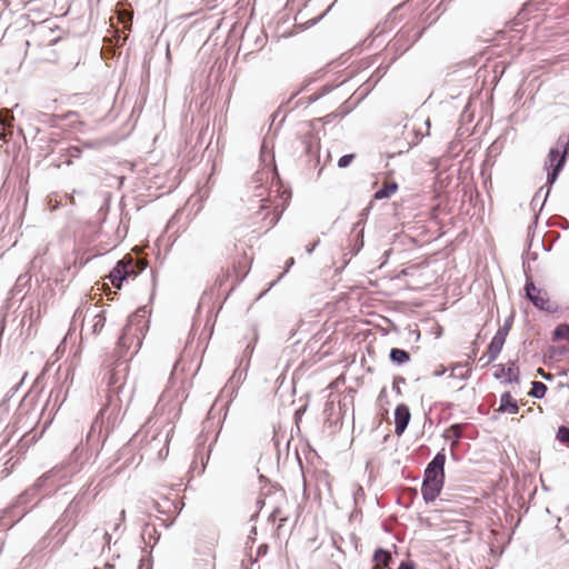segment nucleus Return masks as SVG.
I'll return each instance as SVG.
<instances>
[{"label": "nucleus", "mask_w": 569, "mask_h": 569, "mask_svg": "<svg viewBox=\"0 0 569 569\" xmlns=\"http://www.w3.org/2000/svg\"><path fill=\"white\" fill-rule=\"evenodd\" d=\"M104 569H114V566L111 563H106Z\"/></svg>", "instance_id": "nucleus-48"}, {"label": "nucleus", "mask_w": 569, "mask_h": 569, "mask_svg": "<svg viewBox=\"0 0 569 569\" xmlns=\"http://www.w3.org/2000/svg\"><path fill=\"white\" fill-rule=\"evenodd\" d=\"M397 383H406V379L402 378V377H398V378L395 379L393 390H396L398 393H400V388L397 387Z\"/></svg>", "instance_id": "nucleus-36"}, {"label": "nucleus", "mask_w": 569, "mask_h": 569, "mask_svg": "<svg viewBox=\"0 0 569 569\" xmlns=\"http://www.w3.org/2000/svg\"><path fill=\"white\" fill-rule=\"evenodd\" d=\"M9 121H13L12 112L8 109H1L0 110V131L3 130L4 126H7V123Z\"/></svg>", "instance_id": "nucleus-22"}, {"label": "nucleus", "mask_w": 569, "mask_h": 569, "mask_svg": "<svg viewBox=\"0 0 569 569\" xmlns=\"http://www.w3.org/2000/svg\"><path fill=\"white\" fill-rule=\"evenodd\" d=\"M389 359L391 362L400 366L410 360V355L403 349L392 348L389 352Z\"/></svg>", "instance_id": "nucleus-14"}, {"label": "nucleus", "mask_w": 569, "mask_h": 569, "mask_svg": "<svg viewBox=\"0 0 569 569\" xmlns=\"http://www.w3.org/2000/svg\"><path fill=\"white\" fill-rule=\"evenodd\" d=\"M553 340H567L569 341V325H558L552 331Z\"/></svg>", "instance_id": "nucleus-18"}, {"label": "nucleus", "mask_w": 569, "mask_h": 569, "mask_svg": "<svg viewBox=\"0 0 569 569\" xmlns=\"http://www.w3.org/2000/svg\"><path fill=\"white\" fill-rule=\"evenodd\" d=\"M397 569H415V565L411 561H401Z\"/></svg>", "instance_id": "nucleus-33"}, {"label": "nucleus", "mask_w": 569, "mask_h": 569, "mask_svg": "<svg viewBox=\"0 0 569 569\" xmlns=\"http://www.w3.org/2000/svg\"><path fill=\"white\" fill-rule=\"evenodd\" d=\"M86 491L78 493L68 505L59 520L56 522L53 529L61 526L60 530L71 523V528L76 526V518L81 512L83 505H88Z\"/></svg>", "instance_id": "nucleus-4"}, {"label": "nucleus", "mask_w": 569, "mask_h": 569, "mask_svg": "<svg viewBox=\"0 0 569 569\" xmlns=\"http://www.w3.org/2000/svg\"><path fill=\"white\" fill-rule=\"evenodd\" d=\"M104 323H106L104 311L101 310L100 312L94 313L92 317V325H91L92 333L99 335L101 332L102 328L104 327Z\"/></svg>", "instance_id": "nucleus-16"}, {"label": "nucleus", "mask_w": 569, "mask_h": 569, "mask_svg": "<svg viewBox=\"0 0 569 569\" xmlns=\"http://www.w3.org/2000/svg\"><path fill=\"white\" fill-rule=\"evenodd\" d=\"M286 272H287L286 270H284V271H282V272H281V274H279L278 280H279L280 278H282V276H284V274H286Z\"/></svg>", "instance_id": "nucleus-56"}, {"label": "nucleus", "mask_w": 569, "mask_h": 569, "mask_svg": "<svg viewBox=\"0 0 569 569\" xmlns=\"http://www.w3.org/2000/svg\"><path fill=\"white\" fill-rule=\"evenodd\" d=\"M66 469V467H54L53 469H51L50 471H48L47 473L42 475L37 481L36 483L32 486V488L28 489L24 495L26 496H30V495H34L36 492H38L40 489H42L44 486H46V482L56 477V476H59L60 472H62L63 470Z\"/></svg>", "instance_id": "nucleus-8"}, {"label": "nucleus", "mask_w": 569, "mask_h": 569, "mask_svg": "<svg viewBox=\"0 0 569 569\" xmlns=\"http://www.w3.org/2000/svg\"><path fill=\"white\" fill-rule=\"evenodd\" d=\"M287 520H288V518H287V517H280V518H279L278 529H280V528L284 525V522H286Z\"/></svg>", "instance_id": "nucleus-43"}, {"label": "nucleus", "mask_w": 569, "mask_h": 569, "mask_svg": "<svg viewBox=\"0 0 569 569\" xmlns=\"http://www.w3.org/2000/svg\"><path fill=\"white\" fill-rule=\"evenodd\" d=\"M385 568H386V567L375 565V567H373L372 569H385Z\"/></svg>", "instance_id": "nucleus-51"}, {"label": "nucleus", "mask_w": 569, "mask_h": 569, "mask_svg": "<svg viewBox=\"0 0 569 569\" xmlns=\"http://www.w3.org/2000/svg\"><path fill=\"white\" fill-rule=\"evenodd\" d=\"M326 92H328V88L323 87L322 88V92L320 94H312V96L309 97V102L312 103V102L317 101Z\"/></svg>", "instance_id": "nucleus-32"}, {"label": "nucleus", "mask_w": 569, "mask_h": 569, "mask_svg": "<svg viewBox=\"0 0 569 569\" xmlns=\"http://www.w3.org/2000/svg\"><path fill=\"white\" fill-rule=\"evenodd\" d=\"M286 272H287L286 270H284V271H282V272H281V274H279L278 280H279L280 278H282V276H284V274H286Z\"/></svg>", "instance_id": "nucleus-57"}, {"label": "nucleus", "mask_w": 569, "mask_h": 569, "mask_svg": "<svg viewBox=\"0 0 569 569\" xmlns=\"http://www.w3.org/2000/svg\"><path fill=\"white\" fill-rule=\"evenodd\" d=\"M398 190V183L395 181L383 184L379 190L376 191L373 198L376 200L388 199Z\"/></svg>", "instance_id": "nucleus-12"}, {"label": "nucleus", "mask_w": 569, "mask_h": 569, "mask_svg": "<svg viewBox=\"0 0 569 569\" xmlns=\"http://www.w3.org/2000/svg\"><path fill=\"white\" fill-rule=\"evenodd\" d=\"M479 361L486 362V359H483V358L481 357V358H479Z\"/></svg>", "instance_id": "nucleus-60"}, {"label": "nucleus", "mask_w": 569, "mask_h": 569, "mask_svg": "<svg viewBox=\"0 0 569 569\" xmlns=\"http://www.w3.org/2000/svg\"><path fill=\"white\" fill-rule=\"evenodd\" d=\"M467 365H462L460 362L456 363L452 366L451 368V373H450V377H453L456 375L457 371H460V369H462L463 367H466Z\"/></svg>", "instance_id": "nucleus-35"}, {"label": "nucleus", "mask_w": 569, "mask_h": 569, "mask_svg": "<svg viewBox=\"0 0 569 569\" xmlns=\"http://www.w3.org/2000/svg\"><path fill=\"white\" fill-rule=\"evenodd\" d=\"M512 321H513L512 317H509L508 319H506L503 325L499 327V329L497 330V332L495 335L500 336L506 339L511 329Z\"/></svg>", "instance_id": "nucleus-21"}, {"label": "nucleus", "mask_w": 569, "mask_h": 569, "mask_svg": "<svg viewBox=\"0 0 569 569\" xmlns=\"http://www.w3.org/2000/svg\"><path fill=\"white\" fill-rule=\"evenodd\" d=\"M527 299L539 310L550 311L549 298L546 291L538 289L530 278H527L525 284Z\"/></svg>", "instance_id": "nucleus-5"}, {"label": "nucleus", "mask_w": 569, "mask_h": 569, "mask_svg": "<svg viewBox=\"0 0 569 569\" xmlns=\"http://www.w3.org/2000/svg\"><path fill=\"white\" fill-rule=\"evenodd\" d=\"M323 17V14H321L318 19H316V22H319V20Z\"/></svg>", "instance_id": "nucleus-58"}, {"label": "nucleus", "mask_w": 569, "mask_h": 569, "mask_svg": "<svg viewBox=\"0 0 569 569\" xmlns=\"http://www.w3.org/2000/svg\"><path fill=\"white\" fill-rule=\"evenodd\" d=\"M335 6V2L328 7V9L322 13L323 16L331 10V8Z\"/></svg>", "instance_id": "nucleus-50"}, {"label": "nucleus", "mask_w": 569, "mask_h": 569, "mask_svg": "<svg viewBox=\"0 0 569 569\" xmlns=\"http://www.w3.org/2000/svg\"><path fill=\"white\" fill-rule=\"evenodd\" d=\"M556 439L569 448V428L560 426L557 430Z\"/></svg>", "instance_id": "nucleus-19"}, {"label": "nucleus", "mask_w": 569, "mask_h": 569, "mask_svg": "<svg viewBox=\"0 0 569 569\" xmlns=\"http://www.w3.org/2000/svg\"><path fill=\"white\" fill-rule=\"evenodd\" d=\"M250 533L257 535V528H256V527H253V528L251 529Z\"/></svg>", "instance_id": "nucleus-52"}, {"label": "nucleus", "mask_w": 569, "mask_h": 569, "mask_svg": "<svg viewBox=\"0 0 569 569\" xmlns=\"http://www.w3.org/2000/svg\"><path fill=\"white\" fill-rule=\"evenodd\" d=\"M80 153H81V151H80V149L78 147H71L69 149V156L70 157L78 158V157H80Z\"/></svg>", "instance_id": "nucleus-34"}, {"label": "nucleus", "mask_w": 569, "mask_h": 569, "mask_svg": "<svg viewBox=\"0 0 569 569\" xmlns=\"http://www.w3.org/2000/svg\"><path fill=\"white\" fill-rule=\"evenodd\" d=\"M411 413L409 407L405 403H399L395 409V433L401 436L407 429Z\"/></svg>", "instance_id": "nucleus-6"}, {"label": "nucleus", "mask_w": 569, "mask_h": 569, "mask_svg": "<svg viewBox=\"0 0 569 569\" xmlns=\"http://www.w3.org/2000/svg\"><path fill=\"white\" fill-rule=\"evenodd\" d=\"M459 376H460L461 379L466 380L470 376V370H467L465 373H459Z\"/></svg>", "instance_id": "nucleus-44"}, {"label": "nucleus", "mask_w": 569, "mask_h": 569, "mask_svg": "<svg viewBox=\"0 0 569 569\" xmlns=\"http://www.w3.org/2000/svg\"><path fill=\"white\" fill-rule=\"evenodd\" d=\"M543 188H540L536 194L533 196L532 200H531V204L532 207L535 208L538 203V201H540V197H541V192H542Z\"/></svg>", "instance_id": "nucleus-31"}, {"label": "nucleus", "mask_w": 569, "mask_h": 569, "mask_svg": "<svg viewBox=\"0 0 569 569\" xmlns=\"http://www.w3.org/2000/svg\"><path fill=\"white\" fill-rule=\"evenodd\" d=\"M445 463L446 455L441 450L435 455L425 469L421 496L426 502L435 501L445 485Z\"/></svg>", "instance_id": "nucleus-1"}, {"label": "nucleus", "mask_w": 569, "mask_h": 569, "mask_svg": "<svg viewBox=\"0 0 569 569\" xmlns=\"http://www.w3.org/2000/svg\"><path fill=\"white\" fill-rule=\"evenodd\" d=\"M369 210H370V208L367 207V208H365V209H362L360 211V213H359V221L355 224V229H357L361 224L362 220L367 219Z\"/></svg>", "instance_id": "nucleus-28"}, {"label": "nucleus", "mask_w": 569, "mask_h": 569, "mask_svg": "<svg viewBox=\"0 0 569 569\" xmlns=\"http://www.w3.org/2000/svg\"><path fill=\"white\" fill-rule=\"evenodd\" d=\"M479 361L486 362V359H483V358L481 357V358H479Z\"/></svg>", "instance_id": "nucleus-61"}, {"label": "nucleus", "mask_w": 569, "mask_h": 569, "mask_svg": "<svg viewBox=\"0 0 569 569\" xmlns=\"http://www.w3.org/2000/svg\"><path fill=\"white\" fill-rule=\"evenodd\" d=\"M124 519H126V511H124V510H122V511L120 512V520H121V521H123Z\"/></svg>", "instance_id": "nucleus-46"}, {"label": "nucleus", "mask_w": 569, "mask_h": 569, "mask_svg": "<svg viewBox=\"0 0 569 569\" xmlns=\"http://www.w3.org/2000/svg\"><path fill=\"white\" fill-rule=\"evenodd\" d=\"M69 468L70 469L66 473L60 476V479H64V478H67L69 476H72L73 473H76L78 471L77 467H69Z\"/></svg>", "instance_id": "nucleus-38"}, {"label": "nucleus", "mask_w": 569, "mask_h": 569, "mask_svg": "<svg viewBox=\"0 0 569 569\" xmlns=\"http://www.w3.org/2000/svg\"><path fill=\"white\" fill-rule=\"evenodd\" d=\"M355 158H356L355 153H348V154L340 157L338 160V167L341 169L349 167Z\"/></svg>", "instance_id": "nucleus-24"}, {"label": "nucleus", "mask_w": 569, "mask_h": 569, "mask_svg": "<svg viewBox=\"0 0 569 569\" xmlns=\"http://www.w3.org/2000/svg\"><path fill=\"white\" fill-rule=\"evenodd\" d=\"M20 387V383L16 385L14 387L11 388V391L12 392H16Z\"/></svg>", "instance_id": "nucleus-49"}, {"label": "nucleus", "mask_w": 569, "mask_h": 569, "mask_svg": "<svg viewBox=\"0 0 569 569\" xmlns=\"http://www.w3.org/2000/svg\"><path fill=\"white\" fill-rule=\"evenodd\" d=\"M295 264V259L291 257L287 260V268L286 271H288L292 266Z\"/></svg>", "instance_id": "nucleus-42"}, {"label": "nucleus", "mask_w": 569, "mask_h": 569, "mask_svg": "<svg viewBox=\"0 0 569 569\" xmlns=\"http://www.w3.org/2000/svg\"><path fill=\"white\" fill-rule=\"evenodd\" d=\"M248 540L254 541L253 533H250V536L248 537Z\"/></svg>", "instance_id": "nucleus-53"}, {"label": "nucleus", "mask_w": 569, "mask_h": 569, "mask_svg": "<svg viewBox=\"0 0 569 569\" xmlns=\"http://www.w3.org/2000/svg\"><path fill=\"white\" fill-rule=\"evenodd\" d=\"M426 124H427V126H428V128H429V127H430V121H429V120H427V121H426Z\"/></svg>", "instance_id": "nucleus-59"}, {"label": "nucleus", "mask_w": 569, "mask_h": 569, "mask_svg": "<svg viewBox=\"0 0 569 569\" xmlns=\"http://www.w3.org/2000/svg\"><path fill=\"white\" fill-rule=\"evenodd\" d=\"M547 390H548V387L546 383H543L541 381H532L531 390L529 391V396H531L536 399H542L546 396Z\"/></svg>", "instance_id": "nucleus-17"}, {"label": "nucleus", "mask_w": 569, "mask_h": 569, "mask_svg": "<svg viewBox=\"0 0 569 569\" xmlns=\"http://www.w3.org/2000/svg\"><path fill=\"white\" fill-rule=\"evenodd\" d=\"M141 538L146 545L152 548L158 542L160 533L158 532L154 525L146 523L141 530Z\"/></svg>", "instance_id": "nucleus-10"}, {"label": "nucleus", "mask_w": 569, "mask_h": 569, "mask_svg": "<svg viewBox=\"0 0 569 569\" xmlns=\"http://www.w3.org/2000/svg\"><path fill=\"white\" fill-rule=\"evenodd\" d=\"M12 132H13V124H12V121H9L7 123V126H4L3 130L0 131V141H3L4 143H7L11 139Z\"/></svg>", "instance_id": "nucleus-23"}, {"label": "nucleus", "mask_w": 569, "mask_h": 569, "mask_svg": "<svg viewBox=\"0 0 569 569\" xmlns=\"http://www.w3.org/2000/svg\"><path fill=\"white\" fill-rule=\"evenodd\" d=\"M411 134L415 136V138L408 142V148H412L413 146L418 144L419 140H420V133L418 131H416V129H412L411 130Z\"/></svg>", "instance_id": "nucleus-29"}, {"label": "nucleus", "mask_w": 569, "mask_h": 569, "mask_svg": "<svg viewBox=\"0 0 569 569\" xmlns=\"http://www.w3.org/2000/svg\"><path fill=\"white\" fill-rule=\"evenodd\" d=\"M446 370H447V369L441 365V366H439V368H438V369H436V370L433 371L432 376H433V377H441V376H443V375H445Z\"/></svg>", "instance_id": "nucleus-37"}, {"label": "nucleus", "mask_w": 569, "mask_h": 569, "mask_svg": "<svg viewBox=\"0 0 569 569\" xmlns=\"http://www.w3.org/2000/svg\"><path fill=\"white\" fill-rule=\"evenodd\" d=\"M78 319H82V320L84 319V317L82 316V310H81V308H78V309L74 311V313H73V318H72V320H73V321H76V320H78Z\"/></svg>", "instance_id": "nucleus-39"}, {"label": "nucleus", "mask_w": 569, "mask_h": 569, "mask_svg": "<svg viewBox=\"0 0 569 569\" xmlns=\"http://www.w3.org/2000/svg\"><path fill=\"white\" fill-rule=\"evenodd\" d=\"M30 279L31 277L27 273L20 274L16 281L14 290L20 291L19 288L29 283Z\"/></svg>", "instance_id": "nucleus-26"}, {"label": "nucleus", "mask_w": 569, "mask_h": 569, "mask_svg": "<svg viewBox=\"0 0 569 569\" xmlns=\"http://www.w3.org/2000/svg\"><path fill=\"white\" fill-rule=\"evenodd\" d=\"M67 535H68V532L62 536V538L59 540V542H63L66 537H67Z\"/></svg>", "instance_id": "nucleus-54"}, {"label": "nucleus", "mask_w": 569, "mask_h": 569, "mask_svg": "<svg viewBox=\"0 0 569 569\" xmlns=\"http://www.w3.org/2000/svg\"><path fill=\"white\" fill-rule=\"evenodd\" d=\"M318 244H319V240H317L312 244L308 246L306 248L307 253L311 254Z\"/></svg>", "instance_id": "nucleus-41"}, {"label": "nucleus", "mask_w": 569, "mask_h": 569, "mask_svg": "<svg viewBox=\"0 0 569 569\" xmlns=\"http://www.w3.org/2000/svg\"><path fill=\"white\" fill-rule=\"evenodd\" d=\"M498 411L510 415H517L519 412V406L509 391L501 395Z\"/></svg>", "instance_id": "nucleus-9"}, {"label": "nucleus", "mask_w": 569, "mask_h": 569, "mask_svg": "<svg viewBox=\"0 0 569 569\" xmlns=\"http://www.w3.org/2000/svg\"><path fill=\"white\" fill-rule=\"evenodd\" d=\"M118 373L119 371L116 368L108 371L107 383L109 387H113L119 382L120 378L118 377Z\"/></svg>", "instance_id": "nucleus-25"}, {"label": "nucleus", "mask_w": 569, "mask_h": 569, "mask_svg": "<svg viewBox=\"0 0 569 569\" xmlns=\"http://www.w3.org/2000/svg\"><path fill=\"white\" fill-rule=\"evenodd\" d=\"M392 560L390 551L378 548L373 553V561L378 566L388 567V563Z\"/></svg>", "instance_id": "nucleus-15"}, {"label": "nucleus", "mask_w": 569, "mask_h": 569, "mask_svg": "<svg viewBox=\"0 0 569 569\" xmlns=\"http://www.w3.org/2000/svg\"><path fill=\"white\" fill-rule=\"evenodd\" d=\"M558 143L559 144H562L563 146V151L560 152L559 148H551L549 150V153H548V160L546 162V167L549 164L551 170L548 171L547 173V184H548V188L545 192V196H543V199H542V202H541V207L545 204L549 193H550V188L551 186L556 182V180L558 179L561 170L563 169L565 164H566V161H567V153H568V147H569V141H562V138L560 137L559 140H558Z\"/></svg>", "instance_id": "nucleus-2"}, {"label": "nucleus", "mask_w": 569, "mask_h": 569, "mask_svg": "<svg viewBox=\"0 0 569 569\" xmlns=\"http://www.w3.org/2000/svg\"><path fill=\"white\" fill-rule=\"evenodd\" d=\"M450 430L453 432L455 443H457L460 440V438L462 437L461 426L452 425Z\"/></svg>", "instance_id": "nucleus-27"}, {"label": "nucleus", "mask_w": 569, "mask_h": 569, "mask_svg": "<svg viewBox=\"0 0 569 569\" xmlns=\"http://www.w3.org/2000/svg\"><path fill=\"white\" fill-rule=\"evenodd\" d=\"M336 117H337V114H336V113H329V114H327V116H325V117L322 118V121H323L325 123H329V122H331Z\"/></svg>", "instance_id": "nucleus-40"}, {"label": "nucleus", "mask_w": 569, "mask_h": 569, "mask_svg": "<svg viewBox=\"0 0 569 569\" xmlns=\"http://www.w3.org/2000/svg\"><path fill=\"white\" fill-rule=\"evenodd\" d=\"M493 377L497 380L501 379L502 377H507L505 381L506 383L519 382V373H513L512 368L506 369L503 365L497 366Z\"/></svg>", "instance_id": "nucleus-11"}, {"label": "nucleus", "mask_w": 569, "mask_h": 569, "mask_svg": "<svg viewBox=\"0 0 569 569\" xmlns=\"http://www.w3.org/2000/svg\"><path fill=\"white\" fill-rule=\"evenodd\" d=\"M104 539L107 540V542H109V541H110L111 536H110V533H109V532H104Z\"/></svg>", "instance_id": "nucleus-47"}, {"label": "nucleus", "mask_w": 569, "mask_h": 569, "mask_svg": "<svg viewBox=\"0 0 569 569\" xmlns=\"http://www.w3.org/2000/svg\"><path fill=\"white\" fill-rule=\"evenodd\" d=\"M505 342H506V339L500 336L495 335L492 337V339L488 346V350H487L488 359L483 366L491 363L492 361H495L498 358V356L500 355V352L503 348Z\"/></svg>", "instance_id": "nucleus-7"}, {"label": "nucleus", "mask_w": 569, "mask_h": 569, "mask_svg": "<svg viewBox=\"0 0 569 569\" xmlns=\"http://www.w3.org/2000/svg\"><path fill=\"white\" fill-rule=\"evenodd\" d=\"M144 267L146 266L140 262L134 261L132 257L126 256L116 263L108 278L112 286L119 289L121 288L123 280L131 276H137L144 269Z\"/></svg>", "instance_id": "nucleus-3"}, {"label": "nucleus", "mask_w": 569, "mask_h": 569, "mask_svg": "<svg viewBox=\"0 0 569 569\" xmlns=\"http://www.w3.org/2000/svg\"><path fill=\"white\" fill-rule=\"evenodd\" d=\"M143 316H140L138 312L131 315L128 319V323L123 327L121 336L118 338V345L120 347L124 346V339L131 332V327L136 322H140L142 320Z\"/></svg>", "instance_id": "nucleus-13"}, {"label": "nucleus", "mask_w": 569, "mask_h": 569, "mask_svg": "<svg viewBox=\"0 0 569 569\" xmlns=\"http://www.w3.org/2000/svg\"><path fill=\"white\" fill-rule=\"evenodd\" d=\"M363 247V228L357 233L356 242L350 248L351 256H356Z\"/></svg>", "instance_id": "nucleus-20"}, {"label": "nucleus", "mask_w": 569, "mask_h": 569, "mask_svg": "<svg viewBox=\"0 0 569 569\" xmlns=\"http://www.w3.org/2000/svg\"><path fill=\"white\" fill-rule=\"evenodd\" d=\"M281 510L280 508H274L272 512L268 517V521L274 522L276 518L280 515Z\"/></svg>", "instance_id": "nucleus-30"}, {"label": "nucleus", "mask_w": 569, "mask_h": 569, "mask_svg": "<svg viewBox=\"0 0 569 569\" xmlns=\"http://www.w3.org/2000/svg\"><path fill=\"white\" fill-rule=\"evenodd\" d=\"M286 272H287L286 270H284V271H282V272H281V274H279L278 280H279L280 278H282V276H284V274H286Z\"/></svg>", "instance_id": "nucleus-55"}, {"label": "nucleus", "mask_w": 569, "mask_h": 569, "mask_svg": "<svg viewBox=\"0 0 569 569\" xmlns=\"http://www.w3.org/2000/svg\"><path fill=\"white\" fill-rule=\"evenodd\" d=\"M477 355V347H473V349L471 350V353L468 356L469 359H473Z\"/></svg>", "instance_id": "nucleus-45"}]
</instances>
